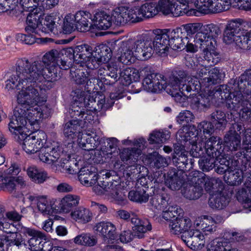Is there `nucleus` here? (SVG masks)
<instances>
[{
  "mask_svg": "<svg viewBox=\"0 0 251 251\" xmlns=\"http://www.w3.org/2000/svg\"><path fill=\"white\" fill-rule=\"evenodd\" d=\"M168 80L162 74L153 73L145 77L142 84L147 91L159 93L169 86Z\"/></svg>",
  "mask_w": 251,
  "mask_h": 251,
  "instance_id": "obj_12",
  "label": "nucleus"
},
{
  "mask_svg": "<svg viewBox=\"0 0 251 251\" xmlns=\"http://www.w3.org/2000/svg\"><path fill=\"white\" fill-rule=\"evenodd\" d=\"M78 179L84 185L89 186L95 184L98 179L95 168L93 167L82 168L79 171Z\"/></svg>",
  "mask_w": 251,
  "mask_h": 251,
  "instance_id": "obj_28",
  "label": "nucleus"
},
{
  "mask_svg": "<svg viewBox=\"0 0 251 251\" xmlns=\"http://www.w3.org/2000/svg\"><path fill=\"white\" fill-rule=\"evenodd\" d=\"M61 151V148L58 143L44 145L38 151V158L41 161L50 164L59 158Z\"/></svg>",
  "mask_w": 251,
  "mask_h": 251,
  "instance_id": "obj_13",
  "label": "nucleus"
},
{
  "mask_svg": "<svg viewBox=\"0 0 251 251\" xmlns=\"http://www.w3.org/2000/svg\"><path fill=\"white\" fill-rule=\"evenodd\" d=\"M225 143L230 151H237L241 145L240 136L235 132H229L224 138Z\"/></svg>",
  "mask_w": 251,
  "mask_h": 251,
  "instance_id": "obj_45",
  "label": "nucleus"
},
{
  "mask_svg": "<svg viewBox=\"0 0 251 251\" xmlns=\"http://www.w3.org/2000/svg\"><path fill=\"white\" fill-rule=\"evenodd\" d=\"M176 2L170 0H160L157 4L158 12H161L164 15L172 14L175 17H178L175 13Z\"/></svg>",
  "mask_w": 251,
  "mask_h": 251,
  "instance_id": "obj_48",
  "label": "nucleus"
},
{
  "mask_svg": "<svg viewBox=\"0 0 251 251\" xmlns=\"http://www.w3.org/2000/svg\"><path fill=\"white\" fill-rule=\"evenodd\" d=\"M216 161L215 158L203 155L199 160L200 168L204 172H209L218 165L216 164Z\"/></svg>",
  "mask_w": 251,
  "mask_h": 251,
  "instance_id": "obj_54",
  "label": "nucleus"
},
{
  "mask_svg": "<svg viewBox=\"0 0 251 251\" xmlns=\"http://www.w3.org/2000/svg\"><path fill=\"white\" fill-rule=\"evenodd\" d=\"M215 222L211 218L210 219L204 218L203 220L200 221V223H197L196 225L197 226H200V228L204 232L211 233L216 231Z\"/></svg>",
  "mask_w": 251,
  "mask_h": 251,
  "instance_id": "obj_55",
  "label": "nucleus"
},
{
  "mask_svg": "<svg viewBox=\"0 0 251 251\" xmlns=\"http://www.w3.org/2000/svg\"><path fill=\"white\" fill-rule=\"evenodd\" d=\"M208 93L199 94L192 97L191 100V106L195 110H203L210 105V102L212 99L213 91L211 90H207Z\"/></svg>",
  "mask_w": 251,
  "mask_h": 251,
  "instance_id": "obj_26",
  "label": "nucleus"
},
{
  "mask_svg": "<svg viewBox=\"0 0 251 251\" xmlns=\"http://www.w3.org/2000/svg\"><path fill=\"white\" fill-rule=\"evenodd\" d=\"M237 200L247 204V206L251 208V188L245 190L242 189L237 194Z\"/></svg>",
  "mask_w": 251,
  "mask_h": 251,
  "instance_id": "obj_59",
  "label": "nucleus"
},
{
  "mask_svg": "<svg viewBox=\"0 0 251 251\" xmlns=\"http://www.w3.org/2000/svg\"><path fill=\"white\" fill-rule=\"evenodd\" d=\"M27 199L32 203H36L38 210L44 215H48L52 207L50 201L46 196L29 195Z\"/></svg>",
  "mask_w": 251,
  "mask_h": 251,
  "instance_id": "obj_32",
  "label": "nucleus"
},
{
  "mask_svg": "<svg viewBox=\"0 0 251 251\" xmlns=\"http://www.w3.org/2000/svg\"><path fill=\"white\" fill-rule=\"evenodd\" d=\"M215 47H212L211 48H206L205 50H201L203 55V58L206 61L210 66L216 64L218 62L217 54L214 53Z\"/></svg>",
  "mask_w": 251,
  "mask_h": 251,
  "instance_id": "obj_57",
  "label": "nucleus"
},
{
  "mask_svg": "<svg viewBox=\"0 0 251 251\" xmlns=\"http://www.w3.org/2000/svg\"><path fill=\"white\" fill-rule=\"evenodd\" d=\"M72 219L78 223L86 224L91 221L92 213L87 208L80 206L73 211L71 213Z\"/></svg>",
  "mask_w": 251,
  "mask_h": 251,
  "instance_id": "obj_41",
  "label": "nucleus"
},
{
  "mask_svg": "<svg viewBox=\"0 0 251 251\" xmlns=\"http://www.w3.org/2000/svg\"><path fill=\"white\" fill-rule=\"evenodd\" d=\"M80 198L75 195L69 194L64 197L60 201L58 207L64 212L68 213L79 204Z\"/></svg>",
  "mask_w": 251,
  "mask_h": 251,
  "instance_id": "obj_38",
  "label": "nucleus"
},
{
  "mask_svg": "<svg viewBox=\"0 0 251 251\" xmlns=\"http://www.w3.org/2000/svg\"><path fill=\"white\" fill-rule=\"evenodd\" d=\"M194 126H183L176 134L177 139L182 143L189 142L192 145L190 151L191 155L196 158H200L206 153L205 141L203 138L198 136Z\"/></svg>",
  "mask_w": 251,
  "mask_h": 251,
  "instance_id": "obj_5",
  "label": "nucleus"
},
{
  "mask_svg": "<svg viewBox=\"0 0 251 251\" xmlns=\"http://www.w3.org/2000/svg\"><path fill=\"white\" fill-rule=\"evenodd\" d=\"M221 33L218 26L214 24L203 25L201 31L195 35L194 41V44L201 50L206 48H211L215 47L217 43L216 38Z\"/></svg>",
  "mask_w": 251,
  "mask_h": 251,
  "instance_id": "obj_8",
  "label": "nucleus"
},
{
  "mask_svg": "<svg viewBox=\"0 0 251 251\" xmlns=\"http://www.w3.org/2000/svg\"><path fill=\"white\" fill-rule=\"evenodd\" d=\"M100 188L99 191H96L98 195L104 194L109 199L115 201H122L123 197L121 194V186L118 181L106 182L105 181L98 182Z\"/></svg>",
  "mask_w": 251,
  "mask_h": 251,
  "instance_id": "obj_15",
  "label": "nucleus"
},
{
  "mask_svg": "<svg viewBox=\"0 0 251 251\" xmlns=\"http://www.w3.org/2000/svg\"><path fill=\"white\" fill-rule=\"evenodd\" d=\"M238 86L247 95L251 103V70L246 71L239 77Z\"/></svg>",
  "mask_w": 251,
  "mask_h": 251,
  "instance_id": "obj_37",
  "label": "nucleus"
},
{
  "mask_svg": "<svg viewBox=\"0 0 251 251\" xmlns=\"http://www.w3.org/2000/svg\"><path fill=\"white\" fill-rule=\"evenodd\" d=\"M2 187L3 189L10 193L15 192L16 189V184L15 177L11 176H2Z\"/></svg>",
  "mask_w": 251,
  "mask_h": 251,
  "instance_id": "obj_64",
  "label": "nucleus"
},
{
  "mask_svg": "<svg viewBox=\"0 0 251 251\" xmlns=\"http://www.w3.org/2000/svg\"><path fill=\"white\" fill-rule=\"evenodd\" d=\"M18 105L13 111V115L8 125L9 130L21 140H24L23 148L27 153H36L43 147L35 138L25 133V126L28 121L31 126L38 127V122L47 117L49 109L45 102H36L30 105H23L17 101Z\"/></svg>",
  "mask_w": 251,
  "mask_h": 251,
  "instance_id": "obj_2",
  "label": "nucleus"
},
{
  "mask_svg": "<svg viewBox=\"0 0 251 251\" xmlns=\"http://www.w3.org/2000/svg\"><path fill=\"white\" fill-rule=\"evenodd\" d=\"M134 8L137 22L142 21L143 17L151 18L158 13L157 4L154 2H147L140 7H135Z\"/></svg>",
  "mask_w": 251,
  "mask_h": 251,
  "instance_id": "obj_29",
  "label": "nucleus"
},
{
  "mask_svg": "<svg viewBox=\"0 0 251 251\" xmlns=\"http://www.w3.org/2000/svg\"><path fill=\"white\" fill-rule=\"evenodd\" d=\"M74 102L69 109V114L75 119L81 121L85 115V111H100L105 103L104 98L101 96L97 101L96 98L91 97L87 92L76 89L74 91Z\"/></svg>",
  "mask_w": 251,
  "mask_h": 251,
  "instance_id": "obj_4",
  "label": "nucleus"
},
{
  "mask_svg": "<svg viewBox=\"0 0 251 251\" xmlns=\"http://www.w3.org/2000/svg\"><path fill=\"white\" fill-rule=\"evenodd\" d=\"M170 196L165 188L155 190L150 200V203L154 209L164 211L169 206Z\"/></svg>",
  "mask_w": 251,
  "mask_h": 251,
  "instance_id": "obj_21",
  "label": "nucleus"
},
{
  "mask_svg": "<svg viewBox=\"0 0 251 251\" xmlns=\"http://www.w3.org/2000/svg\"><path fill=\"white\" fill-rule=\"evenodd\" d=\"M64 50H51L44 55L42 61L19 59L15 74L6 81L5 88L19 90L16 101L23 105L45 102L49 88L45 83L56 80L59 70H67L71 65Z\"/></svg>",
  "mask_w": 251,
  "mask_h": 251,
  "instance_id": "obj_1",
  "label": "nucleus"
},
{
  "mask_svg": "<svg viewBox=\"0 0 251 251\" xmlns=\"http://www.w3.org/2000/svg\"><path fill=\"white\" fill-rule=\"evenodd\" d=\"M194 181L197 184L203 185L207 192H210L216 187L218 179L215 177L207 176L201 172H196L193 174Z\"/></svg>",
  "mask_w": 251,
  "mask_h": 251,
  "instance_id": "obj_30",
  "label": "nucleus"
},
{
  "mask_svg": "<svg viewBox=\"0 0 251 251\" xmlns=\"http://www.w3.org/2000/svg\"><path fill=\"white\" fill-rule=\"evenodd\" d=\"M212 13H216L228 10L231 5L230 0H213Z\"/></svg>",
  "mask_w": 251,
  "mask_h": 251,
  "instance_id": "obj_56",
  "label": "nucleus"
},
{
  "mask_svg": "<svg viewBox=\"0 0 251 251\" xmlns=\"http://www.w3.org/2000/svg\"><path fill=\"white\" fill-rule=\"evenodd\" d=\"M130 221L133 225L132 233L128 229L124 230L120 235V240L123 243H128L132 240L133 237L139 239L144 237L145 233L151 230V225L147 219H141L136 215L132 214Z\"/></svg>",
  "mask_w": 251,
  "mask_h": 251,
  "instance_id": "obj_7",
  "label": "nucleus"
},
{
  "mask_svg": "<svg viewBox=\"0 0 251 251\" xmlns=\"http://www.w3.org/2000/svg\"><path fill=\"white\" fill-rule=\"evenodd\" d=\"M72 16L78 31L84 32L89 30L91 25L90 21H92V15L89 12L80 11Z\"/></svg>",
  "mask_w": 251,
  "mask_h": 251,
  "instance_id": "obj_27",
  "label": "nucleus"
},
{
  "mask_svg": "<svg viewBox=\"0 0 251 251\" xmlns=\"http://www.w3.org/2000/svg\"><path fill=\"white\" fill-rule=\"evenodd\" d=\"M220 137L211 136L206 141L205 151L208 156L215 158L217 161L225 156L224 146Z\"/></svg>",
  "mask_w": 251,
  "mask_h": 251,
  "instance_id": "obj_18",
  "label": "nucleus"
},
{
  "mask_svg": "<svg viewBox=\"0 0 251 251\" xmlns=\"http://www.w3.org/2000/svg\"><path fill=\"white\" fill-rule=\"evenodd\" d=\"M73 69L71 70V75L73 80L78 85H83L85 90L84 91L87 92V93L89 94V86H92V84L94 83L97 79L91 74L94 73V70H92V72H88L81 69H76L75 71Z\"/></svg>",
  "mask_w": 251,
  "mask_h": 251,
  "instance_id": "obj_17",
  "label": "nucleus"
},
{
  "mask_svg": "<svg viewBox=\"0 0 251 251\" xmlns=\"http://www.w3.org/2000/svg\"><path fill=\"white\" fill-rule=\"evenodd\" d=\"M81 123L79 120L73 119L66 123L64 127V135L69 139H73L78 133L80 134Z\"/></svg>",
  "mask_w": 251,
  "mask_h": 251,
  "instance_id": "obj_42",
  "label": "nucleus"
},
{
  "mask_svg": "<svg viewBox=\"0 0 251 251\" xmlns=\"http://www.w3.org/2000/svg\"><path fill=\"white\" fill-rule=\"evenodd\" d=\"M64 52L68 56V60L74 59L75 64L81 67H86L89 69L88 63L92 62L93 56V47L87 44L75 46L74 48L65 49Z\"/></svg>",
  "mask_w": 251,
  "mask_h": 251,
  "instance_id": "obj_9",
  "label": "nucleus"
},
{
  "mask_svg": "<svg viewBox=\"0 0 251 251\" xmlns=\"http://www.w3.org/2000/svg\"><path fill=\"white\" fill-rule=\"evenodd\" d=\"M203 26L201 23H195L183 25L179 28L188 40H189V37L201 31Z\"/></svg>",
  "mask_w": 251,
  "mask_h": 251,
  "instance_id": "obj_52",
  "label": "nucleus"
},
{
  "mask_svg": "<svg viewBox=\"0 0 251 251\" xmlns=\"http://www.w3.org/2000/svg\"><path fill=\"white\" fill-rule=\"evenodd\" d=\"M95 229L99 233L105 241L115 240L116 238V228L111 222H100L96 224Z\"/></svg>",
  "mask_w": 251,
  "mask_h": 251,
  "instance_id": "obj_24",
  "label": "nucleus"
},
{
  "mask_svg": "<svg viewBox=\"0 0 251 251\" xmlns=\"http://www.w3.org/2000/svg\"><path fill=\"white\" fill-rule=\"evenodd\" d=\"M182 240L193 250H199L204 246L205 241L203 234L198 229H192L189 232H185L182 236Z\"/></svg>",
  "mask_w": 251,
  "mask_h": 251,
  "instance_id": "obj_20",
  "label": "nucleus"
},
{
  "mask_svg": "<svg viewBox=\"0 0 251 251\" xmlns=\"http://www.w3.org/2000/svg\"><path fill=\"white\" fill-rule=\"evenodd\" d=\"M243 21L241 19H236L228 22L224 33L223 40L225 43L230 44L234 42L235 37L240 30Z\"/></svg>",
  "mask_w": 251,
  "mask_h": 251,
  "instance_id": "obj_23",
  "label": "nucleus"
},
{
  "mask_svg": "<svg viewBox=\"0 0 251 251\" xmlns=\"http://www.w3.org/2000/svg\"><path fill=\"white\" fill-rule=\"evenodd\" d=\"M240 27L234 43L240 48L246 49L249 47V41L251 40V24L243 21Z\"/></svg>",
  "mask_w": 251,
  "mask_h": 251,
  "instance_id": "obj_25",
  "label": "nucleus"
},
{
  "mask_svg": "<svg viewBox=\"0 0 251 251\" xmlns=\"http://www.w3.org/2000/svg\"><path fill=\"white\" fill-rule=\"evenodd\" d=\"M209 119L210 122L219 129L225 128L227 123L226 114L221 110H215L210 115Z\"/></svg>",
  "mask_w": 251,
  "mask_h": 251,
  "instance_id": "obj_43",
  "label": "nucleus"
},
{
  "mask_svg": "<svg viewBox=\"0 0 251 251\" xmlns=\"http://www.w3.org/2000/svg\"><path fill=\"white\" fill-rule=\"evenodd\" d=\"M74 242L78 245L91 247L96 244L97 240L94 235L84 233L76 236L74 238Z\"/></svg>",
  "mask_w": 251,
  "mask_h": 251,
  "instance_id": "obj_50",
  "label": "nucleus"
},
{
  "mask_svg": "<svg viewBox=\"0 0 251 251\" xmlns=\"http://www.w3.org/2000/svg\"><path fill=\"white\" fill-rule=\"evenodd\" d=\"M37 9H34L29 13L26 18V26L25 28L26 33L38 34L39 29H41L43 25L40 21L41 16L37 12Z\"/></svg>",
  "mask_w": 251,
  "mask_h": 251,
  "instance_id": "obj_31",
  "label": "nucleus"
},
{
  "mask_svg": "<svg viewBox=\"0 0 251 251\" xmlns=\"http://www.w3.org/2000/svg\"><path fill=\"white\" fill-rule=\"evenodd\" d=\"M180 5L176 3V9L175 10V15L176 16L182 15L186 14L188 12V5L192 3L196 0H176Z\"/></svg>",
  "mask_w": 251,
  "mask_h": 251,
  "instance_id": "obj_58",
  "label": "nucleus"
},
{
  "mask_svg": "<svg viewBox=\"0 0 251 251\" xmlns=\"http://www.w3.org/2000/svg\"><path fill=\"white\" fill-rule=\"evenodd\" d=\"M200 85L197 77H189L182 70L176 72L169 77L168 89H173L172 95L177 103L183 102L191 91L199 92Z\"/></svg>",
  "mask_w": 251,
  "mask_h": 251,
  "instance_id": "obj_3",
  "label": "nucleus"
},
{
  "mask_svg": "<svg viewBox=\"0 0 251 251\" xmlns=\"http://www.w3.org/2000/svg\"><path fill=\"white\" fill-rule=\"evenodd\" d=\"M140 154L141 151L139 149H135V148H127L124 149L121 152L120 157L124 162L130 160L135 162L138 159V157Z\"/></svg>",
  "mask_w": 251,
  "mask_h": 251,
  "instance_id": "obj_53",
  "label": "nucleus"
},
{
  "mask_svg": "<svg viewBox=\"0 0 251 251\" xmlns=\"http://www.w3.org/2000/svg\"><path fill=\"white\" fill-rule=\"evenodd\" d=\"M113 22L117 25H124L128 22H137V15L135 8H129L126 6H121L115 9L112 13Z\"/></svg>",
  "mask_w": 251,
  "mask_h": 251,
  "instance_id": "obj_14",
  "label": "nucleus"
},
{
  "mask_svg": "<svg viewBox=\"0 0 251 251\" xmlns=\"http://www.w3.org/2000/svg\"><path fill=\"white\" fill-rule=\"evenodd\" d=\"M95 27L99 29L106 30L112 25V16L107 15L104 12H99L95 14L93 19Z\"/></svg>",
  "mask_w": 251,
  "mask_h": 251,
  "instance_id": "obj_36",
  "label": "nucleus"
},
{
  "mask_svg": "<svg viewBox=\"0 0 251 251\" xmlns=\"http://www.w3.org/2000/svg\"><path fill=\"white\" fill-rule=\"evenodd\" d=\"M213 0H197L195 2L196 7L201 12H211L213 8Z\"/></svg>",
  "mask_w": 251,
  "mask_h": 251,
  "instance_id": "obj_61",
  "label": "nucleus"
},
{
  "mask_svg": "<svg viewBox=\"0 0 251 251\" xmlns=\"http://www.w3.org/2000/svg\"><path fill=\"white\" fill-rule=\"evenodd\" d=\"M92 62L88 63L89 69L94 70L98 68L101 63L107 62L112 56V51L107 45L101 44L95 48Z\"/></svg>",
  "mask_w": 251,
  "mask_h": 251,
  "instance_id": "obj_19",
  "label": "nucleus"
},
{
  "mask_svg": "<svg viewBox=\"0 0 251 251\" xmlns=\"http://www.w3.org/2000/svg\"><path fill=\"white\" fill-rule=\"evenodd\" d=\"M218 161L219 165L215 169V171L218 174H228V172L232 169L231 167L230 166L231 163L230 160L227 159L225 156L219 159Z\"/></svg>",
  "mask_w": 251,
  "mask_h": 251,
  "instance_id": "obj_60",
  "label": "nucleus"
},
{
  "mask_svg": "<svg viewBox=\"0 0 251 251\" xmlns=\"http://www.w3.org/2000/svg\"><path fill=\"white\" fill-rule=\"evenodd\" d=\"M228 199L222 193L212 196L209 199L208 204L213 209H222L226 207L228 203Z\"/></svg>",
  "mask_w": 251,
  "mask_h": 251,
  "instance_id": "obj_44",
  "label": "nucleus"
},
{
  "mask_svg": "<svg viewBox=\"0 0 251 251\" xmlns=\"http://www.w3.org/2000/svg\"><path fill=\"white\" fill-rule=\"evenodd\" d=\"M3 241L8 245V251H24L27 249L22 235L16 232L13 231L5 236Z\"/></svg>",
  "mask_w": 251,
  "mask_h": 251,
  "instance_id": "obj_22",
  "label": "nucleus"
},
{
  "mask_svg": "<svg viewBox=\"0 0 251 251\" xmlns=\"http://www.w3.org/2000/svg\"><path fill=\"white\" fill-rule=\"evenodd\" d=\"M222 74L217 68H214L208 71L207 76H205L201 81L198 79L200 83V90L202 87H208L209 86L219 83L222 78Z\"/></svg>",
  "mask_w": 251,
  "mask_h": 251,
  "instance_id": "obj_35",
  "label": "nucleus"
},
{
  "mask_svg": "<svg viewBox=\"0 0 251 251\" xmlns=\"http://www.w3.org/2000/svg\"><path fill=\"white\" fill-rule=\"evenodd\" d=\"M89 140V144L87 145L86 151H92L96 149L100 143V137L95 132L88 130L81 135H78L79 144H84L85 141Z\"/></svg>",
  "mask_w": 251,
  "mask_h": 251,
  "instance_id": "obj_33",
  "label": "nucleus"
},
{
  "mask_svg": "<svg viewBox=\"0 0 251 251\" xmlns=\"http://www.w3.org/2000/svg\"><path fill=\"white\" fill-rule=\"evenodd\" d=\"M183 181L181 173H178L176 169L170 170L168 172L167 176L165 178L166 185L172 190L179 189Z\"/></svg>",
  "mask_w": 251,
  "mask_h": 251,
  "instance_id": "obj_34",
  "label": "nucleus"
},
{
  "mask_svg": "<svg viewBox=\"0 0 251 251\" xmlns=\"http://www.w3.org/2000/svg\"><path fill=\"white\" fill-rule=\"evenodd\" d=\"M194 185L185 187L181 190L182 194L185 198L189 200H197L200 198L203 192V187L200 184H197L196 181Z\"/></svg>",
  "mask_w": 251,
  "mask_h": 251,
  "instance_id": "obj_39",
  "label": "nucleus"
},
{
  "mask_svg": "<svg viewBox=\"0 0 251 251\" xmlns=\"http://www.w3.org/2000/svg\"><path fill=\"white\" fill-rule=\"evenodd\" d=\"M224 178L229 185H238L243 181V173L240 170L231 169L228 174H225Z\"/></svg>",
  "mask_w": 251,
  "mask_h": 251,
  "instance_id": "obj_47",
  "label": "nucleus"
},
{
  "mask_svg": "<svg viewBox=\"0 0 251 251\" xmlns=\"http://www.w3.org/2000/svg\"><path fill=\"white\" fill-rule=\"evenodd\" d=\"M239 78L234 81L235 88L237 87L239 91H235L229 92L226 89V86H222L215 93V94H219L221 99L225 100L226 106L228 109L234 111H238L249 103V100L247 98V95L242 91L238 86Z\"/></svg>",
  "mask_w": 251,
  "mask_h": 251,
  "instance_id": "obj_6",
  "label": "nucleus"
},
{
  "mask_svg": "<svg viewBox=\"0 0 251 251\" xmlns=\"http://www.w3.org/2000/svg\"><path fill=\"white\" fill-rule=\"evenodd\" d=\"M121 56L119 57V61L124 64L128 65L134 63L137 59L133 48L123 47L121 51Z\"/></svg>",
  "mask_w": 251,
  "mask_h": 251,
  "instance_id": "obj_49",
  "label": "nucleus"
},
{
  "mask_svg": "<svg viewBox=\"0 0 251 251\" xmlns=\"http://www.w3.org/2000/svg\"><path fill=\"white\" fill-rule=\"evenodd\" d=\"M207 251H239L231 246L229 242L225 239H215L209 243L207 247Z\"/></svg>",
  "mask_w": 251,
  "mask_h": 251,
  "instance_id": "obj_40",
  "label": "nucleus"
},
{
  "mask_svg": "<svg viewBox=\"0 0 251 251\" xmlns=\"http://www.w3.org/2000/svg\"><path fill=\"white\" fill-rule=\"evenodd\" d=\"M153 43L150 38L138 40L134 44V53L138 60H145L150 58L154 52Z\"/></svg>",
  "mask_w": 251,
  "mask_h": 251,
  "instance_id": "obj_16",
  "label": "nucleus"
},
{
  "mask_svg": "<svg viewBox=\"0 0 251 251\" xmlns=\"http://www.w3.org/2000/svg\"><path fill=\"white\" fill-rule=\"evenodd\" d=\"M170 47L174 50H182L186 48V51L191 52L198 51L197 47L190 42L186 36L179 27L174 30L169 29Z\"/></svg>",
  "mask_w": 251,
  "mask_h": 251,
  "instance_id": "obj_10",
  "label": "nucleus"
},
{
  "mask_svg": "<svg viewBox=\"0 0 251 251\" xmlns=\"http://www.w3.org/2000/svg\"><path fill=\"white\" fill-rule=\"evenodd\" d=\"M173 162L177 167L184 169L188 164V158L186 152H181L179 155H174Z\"/></svg>",
  "mask_w": 251,
  "mask_h": 251,
  "instance_id": "obj_63",
  "label": "nucleus"
},
{
  "mask_svg": "<svg viewBox=\"0 0 251 251\" xmlns=\"http://www.w3.org/2000/svg\"><path fill=\"white\" fill-rule=\"evenodd\" d=\"M239 114V119L243 122L251 124V103H249L241 108Z\"/></svg>",
  "mask_w": 251,
  "mask_h": 251,
  "instance_id": "obj_62",
  "label": "nucleus"
},
{
  "mask_svg": "<svg viewBox=\"0 0 251 251\" xmlns=\"http://www.w3.org/2000/svg\"><path fill=\"white\" fill-rule=\"evenodd\" d=\"M151 166L156 168L160 169L168 166V161L166 158L163 157L156 152L149 154L146 158Z\"/></svg>",
  "mask_w": 251,
  "mask_h": 251,
  "instance_id": "obj_46",
  "label": "nucleus"
},
{
  "mask_svg": "<svg viewBox=\"0 0 251 251\" xmlns=\"http://www.w3.org/2000/svg\"><path fill=\"white\" fill-rule=\"evenodd\" d=\"M96 72L98 79L104 84L111 85L118 80L121 69L117 63L111 62L100 67Z\"/></svg>",
  "mask_w": 251,
  "mask_h": 251,
  "instance_id": "obj_11",
  "label": "nucleus"
},
{
  "mask_svg": "<svg viewBox=\"0 0 251 251\" xmlns=\"http://www.w3.org/2000/svg\"><path fill=\"white\" fill-rule=\"evenodd\" d=\"M149 198V194L142 188H138L136 191H130L128 193L129 200L137 202H146L148 201Z\"/></svg>",
  "mask_w": 251,
  "mask_h": 251,
  "instance_id": "obj_51",
  "label": "nucleus"
}]
</instances>
